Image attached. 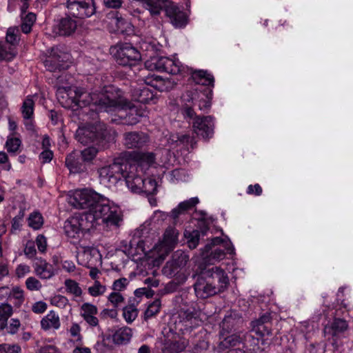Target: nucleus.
Segmentation results:
<instances>
[{
  "instance_id": "f257e3e1",
  "label": "nucleus",
  "mask_w": 353,
  "mask_h": 353,
  "mask_svg": "<svg viewBox=\"0 0 353 353\" xmlns=\"http://www.w3.org/2000/svg\"><path fill=\"white\" fill-rule=\"evenodd\" d=\"M74 92L72 100L74 105L81 108L89 106L90 110L98 112L113 111L122 102L119 93L110 86L104 87L101 91L76 88Z\"/></svg>"
},
{
  "instance_id": "f03ea898",
  "label": "nucleus",
  "mask_w": 353,
  "mask_h": 353,
  "mask_svg": "<svg viewBox=\"0 0 353 353\" xmlns=\"http://www.w3.org/2000/svg\"><path fill=\"white\" fill-rule=\"evenodd\" d=\"M229 285L226 272L219 267L203 270L194 283V292L197 298L205 299L225 291Z\"/></svg>"
},
{
  "instance_id": "7ed1b4c3",
  "label": "nucleus",
  "mask_w": 353,
  "mask_h": 353,
  "mask_svg": "<svg viewBox=\"0 0 353 353\" xmlns=\"http://www.w3.org/2000/svg\"><path fill=\"white\" fill-rule=\"evenodd\" d=\"M83 214L92 227L97 224L99 219L108 225L116 226H119L123 221L120 208L107 197L98 193L94 196V201L89 210Z\"/></svg>"
},
{
  "instance_id": "20e7f679",
  "label": "nucleus",
  "mask_w": 353,
  "mask_h": 353,
  "mask_svg": "<svg viewBox=\"0 0 353 353\" xmlns=\"http://www.w3.org/2000/svg\"><path fill=\"white\" fill-rule=\"evenodd\" d=\"M117 134L114 130L108 128L105 123L99 122L79 128L76 132L75 138L82 145L93 143L103 146L108 143L114 141Z\"/></svg>"
},
{
  "instance_id": "39448f33",
  "label": "nucleus",
  "mask_w": 353,
  "mask_h": 353,
  "mask_svg": "<svg viewBox=\"0 0 353 353\" xmlns=\"http://www.w3.org/2000/svg\"><path fill=\"white\" fill-rule=\"evenodd\" d=\"M137 169V165H131L128 163V159L123 157L116 159L112 164L99 168L98 173L101 183L114 185L122 179L127 183L128 176H132Z\"/></svg>"
},
{
  "instance_id": "423d86ee",
  "label": "nucleus",
  "mask_w": 353,
  "mask_h": 353,
  "mask_svg": "<svg viewBox=\"0 0 353 353\" xmlns=\"http://www.w3.org/2000/svg\"><path fill=\"white\" fill-rule=\"evenodd\" d=\"M110 52L116 62L123 66L134 65L141 59L139 50L129 43H117L110 48Z\"/></svg>"
},
{
  "instance_id": "0eeeda50",
  "label": "nucleus",
  "mask_w": 353,
  "mask_h": 353,
  "mask_svg": "<svg viewBox=\"0 0 353 353\" xmlns=\"http://www.w3.org/2000/svg\"><path fill=\"white\" fill-rule=\"evenodd\" d=\"M223 243V241L220 237H215L212 239L210 243L205 245L201 250V256L203 259H208V261L214 262L223 260L226 253L232 254L234 253L232 246L226 247Z\"/></svg>"
},
{
  "instance_id": "6e6552de",
  "label": "nucleus",
  "mask_w": 353,
  "mask_h": 353,
  "mask_svg": "<svg viewBox=\"0 0 353 353\" xmlns=\"http://www.w3.org/2000/svg\"><path fill=\"white\" fill-rule=\"evenodd\" d=\"M144 174H138L136 172L127 179V186L134 193L153 194L157 192V182L154 179H145Z\"/></svg>"
},
{
  "instance_id": "1a4fd4ad",
  "label": "nucleus",
  "mask_w": 353,
  "mask_h": 353,
  "mask_svg": "<svg viewBox=\"0 0 353 353\" xmlns=\"http://www.w3.org/2000/svg\"><path fill=\"white\" fill-rule=\"evenodd\" d=\"M70 59V55L60 48H52L50 56L44 61V65L52 72L66 70L69 67Z\"/></svg>"
},
{
  "instance_id": "9d476101",
  "label": "nucleus",
  "mask_w": 353,
  "mask_h": 353,
  "mask_svg": "<svg viewBox=\"0 0 353 353\" xmlns=\"http://www.w3.org/2000/svg\"><path fill=\"white\" fill-rule=\"evenodd\" d=\"M66 7L71 15L81 19L90 17L96 12L94 0H68Z\"/></svg>"
},
{
  "instance_id": "9b49d317",
  "label": "nucleus",
  "mask_w": 353,
  "mask_h": 353,
  "mask_svg": "<svg viewBox=\"0 0 353 353\" xmlns=\"http://www.w3.org/2000/svg\"><path fill=\"white\" fill-rule=\"evenodd\" d=\"M92 228L83 214L79 216H72L67 219L63 226L65 234L71 239L79 237L81 233L89 231Z\"/></svg>"
},
{
  "instance_id": "f8f14e48",
  "label": "nucleus",
  "mask_w": 353,
  "mask_h": 353,
  "mask_svg": "<svg viewBox=\"0 0 353 353\" xmlns=\"http://www.w3.org/2000/svg\"><path fill=\"white\" fill-rule=\"evenodd\" d=\"M189 260V256L181 250L176 251L172 259L167 261L163 268V272L169 277L174 276L180 270L185 266Z\"/></svg>"
},
{
  "instance_id": "ddd939ff",
  "label": "nucleus",
  "mask_w": 353,
  "mask_h": 353,
  "mask_svg": "<svg viewBox=\"0 0 353 353\" xmlns=\"http://www.w3.org/2000/svg\"><path fill=\"white\" fill-rule=\"evenodd\" d=\"M212 94V90L201 86L190 92L188 96L191 98L193 105H196L200 110L205 112L211 106Z\"/></svg>"
},
{
  "instance_id": "4468645a",
  "label": "nucleus",
  "mask_w": 353,
  "mask_h": 353,
  "mask_svg": "<svg viewBox=\"0 0 353 353\" xmlns=\"http://www.w3.org/2000/svg\"><path fill=\"white\" fill-rule=\"evenodd\" d=\"M97 194V192L88 190H77L70 196L69 203L76 208L88 211L94 201V196Z\"/></svg>"
},
{
  "instance_id": "2eb2a0df",
  "label": "nucleus",
  "mask_w": 353,
  "mask_h": 353,
  "mask_svg": "<svg viewBox=\"0 0 353 353\" xmlns=\"http://www.w3.org/2000/svg\"><path fill=\"white\" fill-rule=\"evenodd\" d=\"M149 67L159 72H165L171 74H177L181 72V63L166 57L154 58L151 60Z\"/></svg>"
},
{
  "instance_id": "dca6fc26",
  "label": "nucleus",
  "mask_w": 353,
  "mask_h": 353,
  "mask_svg": "<svg viewBox=\"0 0 353 353\" xmlns=\"http://www.w3.org/2000/svg\"><path fill=\"white\" fill-rule=\"evenodd\" d=\"M192 128L197 135L209 139L214 134V119L211 116L196 117L192 122Z\"/></svg>"
},
{
  "instance_id": "f3484780",
  "label": "nucleus",
  "mask_w": 353,
  "mask_h": 353,
  "mask_svg": "<svg viewBox=\"0 0 353 353\" xmlns=\"http://www.w3.org/2000/svg\"><path fill=\"white\" fill-rule=\"evenodd\" d=\"M77 27V21L70 16H65L53 26L52 32L56 36L70 37L74 33Z\"/></svg>"
},
{
  "instance_id": "a211bd4d",
  "label": "nucleus",
  "mask_w": 353,
  "mask_h": 353,
  "mask_svg": "<svg viewBox=\"0 0 353 353\" xmlns=\"http://www.w3.org/2000/svg\"><path fill=\"white\" fill-rule=\"evenodd\" d=\"M134 159H128V163L137 165L136 172L138 174H144L149 167L154 163L155 155L153 152L133 153Z\"/></svg>"
},
{
  "instance_id": "6ab92c4d",
  "label": "nucleus",
  "mask_w": 353,
  "mask_h": 353,
  "mask_svg": "<svg viewBox=\"0 0 353 353\" xmlns=\"http://www.w3.org/2000/svg\"><path fill=\"white\" fill-rule=\"evenodd\" d=\"M65 163L70 172L72 174H80L88 170V166L84 163L81 155L75 150L66 156Z\"/></svg>"
},
{
  "instance_id": "aec40b11",
  "label": "nucleus",
  "mask_w": 353,
  "mask_h": 353,
  "mask_svg": "<svg viewBox=\"0 0 353 353\" xmlns=\"http://www.w3.org/2000/svg\"><path fill=\"white\" fill-rule=\"evenodd\" d=\"M195 314L190 309H181L177 314L175 321L176 328L179 331H189L195 324Z\"/></svg>"
},
{
  "instance_id": "412c9836",
  "label": "nucleus",
  "mask_w": 353,
  "mask_h": 353,
  "mask_svg": "<svg viewBox=\"0 0 353 353\" xmlns=\"http://www.w3.org/2000/svg\"><path fill=\"white\" fill-rule=\"evenodd\" d=\"M165 12L174 27L183 28L188 23L186 14L181 11L177 6L172 3L170 4L167 6Z\"/></svg>"
},
{
  "instance_id": "4be33fe9",
  "label": "nucleus",
  "mask_w": 353,
  "mask_h": 353,
  "mask_svg": "<svg viewBox=\"0 0 353 353\" xmlns=\"http://www.w3.org/2000/svg\"><path fill=\"white\" fill-rule=\"evenodd\" d=\"M148 142V137L144 132H130L124 134V145L128 148H140Z\"/></svg>"
},
{
  "instance_id": "5701e85b",
  "label": "nucleus",
  "mask_w": 353,
  "mask_h": 353,
  "mask_svg": "<svg viewBox=\"0 0 353 353\" xmlns=\"http://www.w3.org/2000/svg\"><path fill=\"white\" fill-rule=\"evenodd\" d=\"M119 97L122 99V102L119 106L116 108L114 110L118 108H128V112L126 113L125 117V123L128 125H134L139 121L141 117L145 115L144 111L139 110L134 105L131 106L129 102H127L119 94Z\"/></svg>"
},
{
  "instance_id": "b1692460",
  "label": "nucleus",
  "mask_w": 353,
  "mask_h": 353,
  "mask_svg": "<svg viewBox=\"0 0 353 353\" xmlns=\"http://www.w3.org/2000/svg\"><path fill=\"white\" fill-rule=\"evenodd\" d=\"M33 268L35 274L41 279H50L54 275L52 265L42 258H36Z\"/></svg>"
},
{
  "instance_id": "393cba45",
  "label": "nucleus",
  "mask_w": 353,
  "mask_h": 353,
  "mask_svg": "<svg viewBox=\"0 0 353 353\" xmlns=\"http://www.w3.org/2000/svg\"><path fill=\"white\" fill-rule=\"evenodd\" d=\"M132 98L134 101L141 103H156L155 94L146 86L134 90Z\"/></svg>"
},
{
  "instance_id": "a878e982",
  "label": "nucleus",
  "mask_w": 353,
  "mask_h": 353,
  "mask_svg": "<svg viewBox=\"0 0 353 353\" xmlns=\"http://www.w3.org/2000/svg\"><path fill=\"white\" fill-rule=\"evenodd\" d=\"M348 328L347 322L342 319H335L329 326H325V332L330 334L333 337H336L339 334L345 332Z\"/></svg>"
},
{
  "instance_id": "bb28decb",
  "label": "nucleus",
  "mask_w": 353,
  "mask_h": 353,
  "mask_svg": "<svg viewBox=\"0 0 353 353\" xmlns=\"http://www.w3.org/2000/svg\"><path fill=\"white\" fill-rule=\"evenodd\" d=\"M59 316L54 311H50L41 321V326L43 330H48L50 329L57 330L60 327Z\"/></svg>"
},
{
  "instance_id": "cd10ccee",
  "label": "nucleus",
  "mask_w": 353,
  "mask_h": 353,
  "mask_svg": "<svg viewBox=\"0 0 353 353\" xmlns=\"http://www.w3.org/2000/svg\"><path fill=\"white\" fill-rule=\"evenodd\" d=\"M132 335V332L130 327H123L114 332L112 341L116 345H124L130 341Z\"/></svg>"
},
{
  "instance_id": "c85d7f7f",
  "label": "nucleus",
  "mask_w": 353,
  "mask_h": 353,
  "mask_svg": "<svg viewBox=\"0 0 353 353\" xmlns=\"http://www.w3.org/2000/svg\"><path fill=\"white\" fill-rule=\"evenodd\" d=\"M145 83L150 85L160 92L168 91L172 87L168 80H165L159 76L152 77L145 80Z\"/></svg>"
},
{
  "instance_id": "c756f323",
  "label": "nucleus",
  "mask_w": 353,
  "mask_h": 353,
  "mask_svg": "<svg viewBox=\"0 0 353 353\" xmlns=\"http://www.w3.org/2000/svg\"><path fill=\"white\" fill-rule=\"evenodd\" d=\"M209 230L208 227H205L201 231L194 230L192 231L185 230L184 236L188 239V244L190 248L194 249L199 244L201 234L204 236L207 231Z\"/></svg>"
},
{
  "instance_id": "7c9ffc66",
  "label": "nucleus",
  "mask_w": 353,
  "mask_h": 353,
  "mask_svg": "<svg viewBox=\"0 0 353 353\" xmlns=\"http://www.w3.org/2000/svg\"><path fill=\"white\" fill-rule=\"evenodd\" d=\"M192 78L196 84L205 86L214 85V79L213 76L208 74L206 71H194L192 73Z\"/></svg>"
},
{
  "instance_id": "2f4dec72",
  "label": "nucleus",
  "mask_w": 353,
  "mask_h": 353,
  "mask_svg": "<svg viewBox=\"0 0 353 353\" xmlns=\"http://www.w3.org/2000/svg\"><path fill=\"white\" fill-rule=\"evenodd\" d=\"M239 321L240 319L236 320L232 314L226 316L220 325L221 329L220 335L223 336L231 333L233 330H236Z\"/></svg>"
},
{
  "instance_id": "473e14b6",
  "label": "nucleus",
  "mask_w": 353,
  "mask_h": 353,
  "mask_svg": "<svg viewBox=\"0 0 353 353\" xmlns=\"http://www.w3.org/2000/svg\"><path fill=\"white\" fill-rule=\"evenodd\" d=\"M17 54L15 47L6 42L0 43V60L10 61Z\"/></svg>"
},
{
  "instance_id": "72a5a7b5",
  "label": "nucleus",
  "mask_w": 353,
  "mask_h": 353,
  "mask_svg": "<svg viewBox=\"0 0 353 353\" xmlns=\"http://www.w3.org/2000/svg\"><path fill=\"white\" fill-rule=\"evenodd\" d=\"M259 339L254 336L252 331L250 332H243L242 344L248 353H251V351L255 350V347L259 345Z\"/></svg>"
},
{
  "instance_id": "f704fd0d",
  "label": "nucleus",
  "mask_w": 353,
  "mask_h": 353,
  "mask_svg": "<svg viewBox=\"0 0 353 353\" xmlns=\"http://www.w3.org/2000/svg\"><path fill=\"white\" fill-rule=\"evenodd\" d=\"M242 334L243 332H239L221 336L223 339L219 343L220 347L228 348L230 346H235L239 343H242Z\"/></svg>"
},
{
  "instance_id": "c9c22d12",
  "label": "nucleus",
  "mask_w": 353,
  "mask_h": 353,
  "mask_svg": "<svg viewBox=\"0 0 353 353\" xmlns=\"http://www.w3.org/2000/svg\"><path fill=\"white\" fill-rule=\"evenodd\" d=\"M13 313L12 307L8 303H1L0 305V330L4 329L7 326V321L9 317Z\"/></svg>"
},
{
  "instance_id": "e433bc0d",
  "label": "nucleus",
  "mask_w": 353,
  "mask_h": 353,
  "mask_svg": "<svg viewBox=\"0 0 353 353\" xmlns=\"http://www.w3.org/2000/svg\"><path fill=\"white\" fill-rule=\"evenodd\" d=\"M185 345L180 341H167L162 347V353H179L183 351Z\"/></svg>"
},
{
  "instance_id": "4c0bfd02",
  "label": "nucleus",
  "mask_w": 353,
  "mask_h": 353,
  "mask_svg": "<svg viewBox=\"0 0 353 353\" xmlns=\"http://www.w3.org/2000/svg\"><path fill=\"white\" fill-rule=\"evenodd\" d=\"M21 30L23 33L28 34L31 32L32 26L36 21V14L33 12H29L25 16H21Z\"/></svg>"
},
{
  "instance_id": "58836bf2",
  "label": "nucleus",
  "mask_w": 353,
  "mask_h": 353,
  "mask_svg": "<svg viewBox=\"0 0 353 353\" xmlns=\"http://www.w3.org/2000/svg\"><path fill=\"white\" fill-rule=\"evenodd\" d=\"M34 101L30 97H28L23 103L21 113L25 120L31 119L34 114Z\"/></svg>"
},
{
  "instance_id": "ea45409f",
  "label": "nucleus",
  "mask_w": 353,
  "mask_h": 353,
  "mask_svg": "<svg viewBox=\"0 0 353 353\" xmlns=\"http://www.w3.org/2000/svg\"><path fill=\"white\" fill-rule=\"evenodd\" d=\"M98 152L99 150L96 147L90 146L81 150L79 153L84 163L88 166V165L92 163V161L95 159Z\"/></svg>"
},
{
  "instance_id": "a19ab883",
  "label": "nucleus",
  "mask_w": 353,
  "mask_h": 353,
  "mask_svg": "<svg viewBox=\"0 0 353 353\" xmlns=\"http://www.w3.org/2000/svg\"><path fill=\"white\" fill-rule=\"evenodd\" d=\"M19 35L20 30L18 27H10L7 30L5 42L16 48L19 41Z\"/></svg>"
},
{
  "instance_id": "79ce46f5",
  "label": "nucleus",
  "mask_w": 353,
  "mask_h": 353,
  "mask_svg": "<svg viewBox=\"0 0 353 353\" xmlns=\"http://www.w3.org/2000/svg\"><path fill=\"white\" fill-rule=\"evenodd\" d=\"M252 332L259 336L263 337L272 334L271 325H264L261 323H251Z\"/></svg>"
},
{
  "instance_id": "37998d69",
  "label": "nucleus",
  "mask_w": 353,
  "mask_h": 353,
  "mask_svg": "<svg viewBox=\"0 0 353 353\" xmlns=\"http://www.w3.org/2000/svg\"><path fill=\"white\" fill-rule=\"evenodd\" d=\"M138 316V310L134 304L125 306L123 308V316L128 323H132Z\"/></svg>"
},
{
  "instance_id": "c03bdc74",
  "label": "nucleus",
  "mask_w": 353,
  "mask_h": 353,
  "mask_svg": "<svg viewBox=\"0 0 353 353\" xmlns=\"http://www.w3.org/2000/svg\"><path fill=\"white\" fill-rule=\"evenodd\" d=\"M28 225L34 230L40 229L43 224V218L39 212H33L28 219Z\"/></svg>"
},
{
  "instance_id": "a18cd8bd",
  "label": "nucleus",
  "mask_w": 353,
  "mask_h": 353,
  "mask_svg": "<svg viewBox=\"0 0 353 353\" xmlns=\"http://www.w3.org/2000/svg\"><path fill=\"white\" fill-rule=\"evenodd\" d=\"M175 141L177 145H182L187 148L188 150H189V147L193 149L196 143L195 138L188 134L178 135L177 139Z\"/></svg>"
},
{
  "instance_id": "49530a36",
  "label": "nucleus",
  "mask_w": 353,
  "mask_h": 353,
  "mask_svg": "<svg viewBox=\"0 0 353 353\" xmlns=\"http://www.w3.org/2000/svg\"><path fill=\"white\" fill-rule=\"evenodd\" d=\"M65 286L66 291L75 296H80L82 294V290L78 283L72 279H66L65 281Z\"/></svg>"
},
{
  "instance_id": "de8ad7c7",
  "label": "nucleus",
  "mask_w": 353,
  "mask_h": 353,
  "mask_svg": "<svg viewBox=\"0 0 353 353\" xmlns=\"http://www.w3.org/2000/svg\"><path fill=\"white\" fill-rule=\"evenodd\" d=\"M161 307V301L159 299L154 300L152 303H150L147 310L144 313V319L145 320H148V319L154 316L157 314L160 310Z\"/></svg>"
},
{
  "instance_id": "09e8293b",
  "label": "nucleus",
  "mask_w": 353,
  "mask_h": 353,
  "mask_svg": "<svg viewBox=\"0 0 353 353\" xmlns=\"http://www.w3.org/2000/svg\"><path fill=\"white\" fill-rule=\"evenodd\" d=\"M9 298L14 299L16 300L14 303V305L19 307L24 301L23 291L19 287H14L10 290Z\"/></svg>"
},
{
  "instance_id": "8fccbe9b",
  "label": "nucleus",
  "mask_w": 353,
  "mask_h": 353,
  "mask_svg": "<svg viewBox=\"0 0 353 353\" xmlns=\"http://www.w3.org/2000/svg\"><path fill=\"white\" fill-rule=\"evenodd\" d=\"M164 241L169 245L175 244L178 241V232L174 228H168L164 234Z\"/></svg>"
},
{
  "instance_id": "3c124183",
  "label": "nucleus",
  "mask_w": 353,
  "mask_h": 353,
  "mask_svg": "<svg viewBox=\"0 0 353 353\" xmlns=\"http://www.w3.org/2000/svg\"><path fill=\"white\" fill-rule=\"evenodd\" d=\"M106 288L98 281H95L92 286L88 288V292L92 296L102 295L105 292Z\"/></svg>"
},
{
  "instance_id": "603ef678",
  "label": "nucleus",
  "mask_w": 353,
  "mask_h": 353,
  "mask_svg": "<svg viewBox=\"0 0 353 353\" xmlns=\"http://www.w3.org/2000/svg\"><path fill=\"white\" fill-rule=\"evenodd\" d=\"M81 316L96 315L98 312L97 307L91 303H85L81 307Z\"/></svg>"
},
{
  "instance_id": "864d4df0",
  "label": "nucleus",
  "mask_w": 353,
  "mask_h": 353,
  "mask_svg": "<svg viewBox=\"0 0 353 353\" xmlns=\"http://www.w3.org/2000/svg\"><path fill=\"white\" fill-rule=\"evenodd\" d=\"M51 304L60 308H65L69 305V301L65 296L58 294L51 299Z\"/></svg>"
},
{
  "instance_id": "5fc2aeb1",
  "label": "nucleus",
  "mask_w": 353,
  "mask_h": 353,
  "mask_svg": "<svg viewBox=\"0 0 353 353\" xmlns=\"http://www.w3.org/2000/svg\"><path fill=\"white\" fill-rule=\"evenodd\" d=\"M199 200L197 197H192L188 200L181 202L179 205V208L181 209V211L185 212V211L190 210L196 206L197 203H199Z\"/></svg>"
},
{
  "instance_id": "6e6d98bb",
  "label": "nucleus",
  "mask_w": 353,
  "mask_h": 353,
  "mask_svg": "<svg viewBox=\"0 0 353 353\" xmlns=\"http://www.w3.org/2000/svg\"><path fill=\"white\" fill-rule=\"evenodd\" d=\"M21 145V141L18 138H10L6 141V148L9 152H16Z\"/></svg>"
},
{
  "instance_id": "4d7b16f0",
  "label": "nucleus",
  "mask_w": 353,
  "mask_h": 353,
  "mask_svg": "<svg viewBox=\"0 0 353 353\" xmlns=\"http://www.w3.org/2000/svg\"><path fill=\"white\" fill-rule=\"evenodd\" d=\"M108 301L114 307H117L124 302V298L119 292H114L108 296Z\"/></svg>"
},
{
  "instance_id": "13d9d810",
  "label": "nucleus",
  "mask_w": 353,
  "mask_h": 353,
  "mask_svg": "<svg viewBox=\"0 0 353 353\" xmlns=\"http://www.w3.org/2000/svg\"><path fill=\"white\" fill-rule=\"evenodd\" d=\"M113 22L114 23L117 28V30H120L121 32H123L124 30H127V28L131 25L124 18H123L122 17H119L117 14L113 19Z\"/></svg>"
},
{
  "instance_id": "bf43d9fd",
  "label": "nucleus",
  "mask_w": 353,
  "mask_h": 353,
  "mask_svg": "<svg viewBox=\"0 0 353 353\" xmlns=\"http://www.w3.org/2000/svg\"><path fill=\"white\" fill-rule=\"evenodd\" d=\"M26 287L31 291L39 290L42 285L39 280L33 276L28 277L26 281Z\"/></svg>"
},
{
  "instance_id": "052dcab7",
  "label": "nucleus",
  "mask_w": 353,
  "mask_h": 353,
  "mask_svg": "<svg viewBox=\"0 0 353 353\" xmlns=\"http://www.w3.org/2000/svg\"><path fill=\"white\" fill-rule=\"evenodd\" d=\"M81 327L77 323H72V326L70 328V335L73 337H77L76 342L79 344H81L82 342V336L81 334Z\"/></svg>"
},
{
  "instance_id": "680f3d73",
  "label": "nucleus",
  "mask_w": 353,
  "mask_h": 353,
  "mask_svg": "<svg viewBox=\"0 0 353 353\" xmlns=\"http://www.w3.org/2000/svg\"><path fill=\"white\" fill-rule=\"evenodd\" d=\"M128 283L129 281L126 278L119 279L114 281L112 284V289L115 292H119L120 291L124 290Z\"/></svg>"
},
{
  "instance_id": "e2e57ef3",
  "label": "nucleus",
  "mask_w": 353,
  "mask_h": 353,
  "mask_svg": "<svg viewBox=\"0 0 353 353\" xmlns=\"http://www.w3.org/2000/svg\"><path fill=\"white\" fill-rule=\"evenodd\" d=\"M21 326V323L19 319H12L10 320V323L8 326V332L10 334H16L19 327Z\"/></svg>"
},
{
  "instance_id": "0e129e2a",
  "label": "nucleus",
  "mask_w": 353,
  "mask_h": 353,
  "mask_svg": "<svg viewBox=\"0 0 353 353\" xmlns=\"http://www.w3.org/2000/svg\"><path fill=\"white\" fill-rule=\"evenodd\" d=\"M36 244L39 252H44L47 247L46 238L43 234H39L36 239Z\"/></svg>"
},
{
  "instance_id": "69168bd1",
  "label": "nucleus",
  "mask_w": 353,
  "mask_h": 353,
  "mask_svg": "<svg viewBox=\"0 0 353 353\" xmlns=\"http://www.w3.org/2000/svg\"><path fill=\"white\" fill-rule=\"evenodd\" d=\"M24 253L27 257L29 259L33 258L36 253V249L34 246V243L33 242H28L24 249Z\"/></svg>"
},
{
  "instance_id": "338daca9",
  "label": "nucleus",
  "mask_w": 353,
  "mask_h": 353,
  "mask_svg": "<svg viewBox=\"0 0 353 353\" xmlns=\"http://www.w3.org/2000/svg\"><path fill=\"white\" fill-rule=\"evenodd\" d=\"M168 217V214L161 210H156L152 217V221L157 223H160L165 221Z\"/></svg>"
},
{
  "instance_id": "774afa93",
  "label": "nucleus",
  "mask_w": 353,
  "mask_h": 353,
  "mask_svg": "<svg viewBox=\"0 0 353 353\" xmlns=\"http://www.w3.org/2000/svg\"><path fill=\"white\" fill-rule=\"evenodd\" d=\"M47 309V304L43 301H37L32 307V310L36 314L43 313Z\"/></svg>"
}]
</instances>
